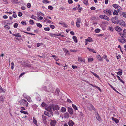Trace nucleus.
I'll return each mask as SVG.
<instances>
[{
	"label": "nucleus",
	"instance_id": "f257e3e1",
	"mask_svg": "<svg viewBox=\"0 0 126 126\" xmlns=\"http://www.w3.org/2000/svg\"><path fill=\"white\" fill-rule=\"evenodd\" d=\"M112 22L115 24H117L119 22V21L117 16H115L114 17H112L111 19Z\"/></svg>",
	"mask_w": 126,
	"mask_h": 126
},
{
	"label": "nucleus",
	"instance_id": "f03ea898",
	"mask_svg": "<svg viewBox=\"0 0 126 126\" xmlns=\"http://www.w3.org/2000/svg\"><path fill=\"white\" fill-rule=\"evenodd\" d=\"M104 12L107 14L109 16L111 15V13L113 12V11L111 9H107L104 11Z\"/></svg>",
	"mask_w": 126,
	"mask_h": 126
},
{
	"label": "nucleus",
	"instance_id": "7ed1b4c3",
	"mask_svg": "<svg viewBox=\"0 0 126 126\" xmlns=\"http://www.w3.org/2000/svg\"><path fill=\"white\" fill-rule=\"evenodd\" d=\"M53 109L52 105L50 106L47 108V110L48 111V112H50V114H52V110H53Z\"/></svg>",
	"mask_w": 126,
	"mask_h": 126
},
{
	"label": "nucleus",
	"instance_id": "20e7f679",
	"mask_svg": "<svg viewBox=\"0 0 126 126\" xmlns=\"http://www.w3.org/2000/svg\"><path fill=\"white\" fill-rule=\"evenodd\" d=\"M87 108L90 110H94V111H95L96 110L94 108V107L91 104L88 105L87 106Z\"/></svg>",
	"mask_w": 126,
	"mask_h": 126
},
{
	"label": "nucleus",
	"instance_id": "39448f33",
	"mask_svg": "<svg viewBox=\"0 0 126 126\" xmlns=\"http://www.w3.org/2000/svg\"><path fill=\"white\" fill-rule=\"evenodd\" d=\"M81 19L80 18H78L77 19V21L76 22V24L77 27L79 28L80 27V23Z\"/></svg>",
	"mask_w": 126,
	"mask_h": 126
},
{
	"label": "nucleus",
	"instance_id": "423d86ee",
	"mask_svg": "<svg viewBox=\"0 0 126 126\" xmlns=\"http://www.w3.org/2000/svg\"><path fill=\"white\" fill-rule=\"evenodd\" d=\"M5 100V96L3 95L0 96V102H1L3 103L4 102Z\"/></svg>",
	"mask_w": 126,
	"mask_h": 126
},
{
	"label": "nucleus",
	"instance_id": "0eeeda50",
	"mask_svg": "<svg viewBox=\"0 0 126 126\" xmlns=\"http://www.w3.org/2000/svg\"><path fill=\"white\" fill-rule=\"evenodd\" d=\"M52 106L53 108V110H58L59 109V106L57 105H54L52 104Z\"/></svg>",
	"mask_w": 126,
	"mask_h": 126
},
{
	"label": "nucleus",
	"instance_id": "6e6552de",
	"mask_svg": "<svg viewBox=\"0 0 126 126\" xmlns=\"http://www.w3.org/2000/svg\"><path fill=\"white\" fill-rule=\"evenodd\" d=\"M21 102L23 103V104H22V105L26 107H27L28 105V103L26 100L25 99H23L21 101Z\"/></svg>",
	"mask_w": 126,
	"mask_h": 126
},
{
	"label": "nucleus",
	"instance_id": "1a4fd4ad",
	"mask_svg": "<svg viewBox=\"0 0 126 126\" xmlns=\"http://www.w3.org/2000/svg\"><path fill=\"white\" fill-rule=\"evenodd\" d=\"M56 124V121L55 120H51L50 125L51 126H55Z\"/></svg>",
	"mask_w": 126,
	"mask_h": 126
},
{
	"label": "nucleus",
	"instance_id": "9d476101",
	"mask_svg": "<svg viewBox=\"0 0 126 126\" xmlns=\"http://www.w3.org/2000/svg\"><path fill=\"white\" fill-rule=\"evenodd\" d=\"M120 35L123 39H120L119 41L120 42L123 43H125L126 41V39L124 38V37L123 36H122L121 35V34H120Z\"/></svg>",
	"mask_w": 126,
	"mask_h": 126
},
{
	"label": "nucleus",
	"instance_id": "9b49d317",
	"mask_svg": "<svg viewBox=\"0 0 126 126\" xmlns=\"http://www.w3.org/2000/svg\"><path fill=\"white\" fill-rule=\"evenodd\" d=\"M68 111L70 114L72 115L73 113V109L71 107H68Z\"/></svg>",
	"mask_w": 126,
	"mask_h": 126
},
{
	"label": "nucleus",
	"instance_id": "f8f14e48",
	"mask_svg": "<svg viewBox=\"0 0 126 126\" xmlns=\"http://www.w3.org/2000/svg\"><path fill=\"white\" fill-rule=\"evenodd\" d=\"M119 23L120 25L123 26H124L125 25V22L122 20H121L119 21Z\"/></svg>",
	"mask_w": 126,
	"mask_h": 126
},
{
	"label": "nucleus",
	"instance_id": "ddd939ff",
	"mask_svg": "<svg viewBox=\"0 0 126 126\" xmlns=\"http://www.w3.org/2000/svg\"><path fill=\"white\" fill-rule=\"evenodd\" d=\"M97 58L98 60L99 61H103V58L102 57L99 55H98L97 56Z\"/></svg>",
	"mask_w": 126,
	"mask_h": 126
},
{
	"label": "nucleus",
	"instance_id": "4468645a",
	"mask_svg": "<svg viewBox=\"0 0 126 126\" xmlns=\"http://www.w3.org/2000/svg\"><path fill=\"white\" fill-rule=\"evenodd\" d=\"M114 29L116 31L118 32H120L122 30L121 28L118 26L115 27Z\"/></svg>",
	"mask_w": 126,
	"mask_h": 126
},
{
	"label": "nucleus",
	"instance_id": "2eb2a0df",
	"mask_svg": "<svg viewBox=\"0 0 126 126\" xmlns=\"http://www.w3.org/2000/svg\"><path fill=\"white\" fill-rule=\"evenodd\" d=\"M118 70H120L119 71L117 72L118 75L121 76L122 74V70L120 68L118 69Z\"/></svg>",
	"mask_w": 126,
	"mask_h": 126
},
{
	"label": "nucleus",
	"instance_id": "dca6fc26",
	"mask_svg": "<svg viewBox=\"0 0 126 126\" xmlns=\"http://www.w3.org/2000/svg\"><path fill=\"white\" fill-rule=\"evenodd\" d=\"M68 124L70 126H73L74 124V123L73 121L70 120L68 122Z\"/></svg>",
	"mask_w": 126,
	"mask_h": 126
},
{
	"label": "nucleus",
	"instance_id": "f3484780",
	"mask_svg": "<svg viewBox=\"0 0 126 126\" xmlns=\"http://www.w3.org/2000/svg\"><path fill=\"white\" fill-rule=\"evenodd\" d=\"M19 5H20L21 6V8H25L26 7V4L22 2L21 3L20 2V3H19Z\"/></svg>",
	"mask_w": 126,
	"mask_h": 126
},
{
	"label": "nucleus",
	"instance_id": "a211bd4d",
	"mask_svg": "<svg viewBox=\"0 0 126 126\" xmlns=\"http://www.w3.org/2000/svg\"><path fill=\"white\" fill-rule=\"evenodd\" d=\"M12 1L13 4H19L20 3V2H19L18 0H12Z\"/></svg>",
	"mask_w": 126,
	"mask_h": 126
},
{
	"label": "nucleus",
	"instance_id": "6ab92c4d",
	"mask_svg": "<svg viewBox=\"0 0 126 126\" xmlns=\"http://www.w3.org/2000/svg\"><path fill=\"white\" fill-rule=\"evenodd\" d=\"M111 119L113 121H114V122L116 123L117 124L119 122V121L116 118H115L113 117H112Z\"/></svg>",
	"mask_w": 126,
	"mask_h": 126
},
{
	"label": "nucleus",
	"instance_id": "aec40b11",
	"mask_svg": "<svg viewBox=\"0 0 126 126\" xmlns=\"http://www.w3.org/2000/svg\"><path fill=\"white\" fill-rule=\"evenodd\" d=\"M123 34H121L122 36L123 35L125 37H126V30L124 29L123 32Z\"/></svg>",
	"mask_w": 126,
	"mask_h": 126
},
{
	"label": "nucleus",
	"instance_id": "412c9836",
	"mask_svg": "<svg viewBox=\"0 0 126 126\" xmlns=\"http://www.w3.org/2000/svg\"><path fill=\"white\" fill-rule=\"evenodd\" d=\"M42 119L43 120V122L45 123L46 122V119L47 118V117L43 115H42Z\"/></svg>",
	"mask_w": 126,
	"mask_h": 126
},
{
	"label": "nucleus",
	"instance_id": "4be33fe9",
	"mask_svg": "<svg viewBox=\"0 0 126 126\" xmlns=\"http://www.w3.org/2000/svg\"><path fill=\"white\" fill-rule=\"evenodd\" d=\"M118 10H114V12H113V15H117L118 14V12H119V9H118Z\"/></svg>",
	"mask_w": 126,
	"mask_h": 126
},
{
	"label": "nucleus",
	"instance_id": "5701e85b",
	"mask_svg": "<svg viewBox=\"0 0 126 126\" xmlns=\"http://www.w3.org/2000/svg\"><path fill=\"white\" fill-rule=\"evenodd\" d=\"M66 108L64 107H62L61 111L62 112L64 113L66 111Z\"/></svg>",
	"mask_w": 126,
	"mask_h": 126
},
{
	"label": "nucleus",
	"instance_id": "b1692460",
	"mask_svg": "<svg viewBox=\"0 0 126 126\" xmlns=\"http://www.w3.org/2000/svg\"><path fill=\"white\" fill-rule=\"evenodd\" d=\"M112 6L114 8H121L120 6L116 4H113Z\"/></svg>",
	"mask_w": 126,
	"mask_h": 126
},
{
	"label": "nucleus",
	"instance_id": "393cba45",
	"mask_svg": "<svg viewBox=\"0 0 126 126\" xmlns=\"http://www.w3.org/2000/svg\"><path fill=\"white\" fill-rule=\"evenodd\" d=\"M44 21L47 22H48L49 23L52 24L53 22L52 21H51L47 19V18H45L44 20Z\"/></svg>",
	"mask_w": 126,
	"mask_h": 126
},
{
	"label": "nucleus",
	"instance_id": "a878e982",
	"mask_svg": "<svg viewBox=\"0 0 126 126\" xmlns=\"http://www.w3.org/2000/svg\"><path fill=\"white\" fill-rule=\"evenodd\" d=\"M78 60L79 61V62H83L84 63L85 62V60L84 59H82L81 57H78Z\"/></svg>",
	"mask_w": 126,
	"mask_h": 126
},
{
	"label": "nucleus",
	"instance_id": "bb28decb",
	"mask_svg": "<svg viewBox=\"0 0 126 126\" xmlns=\"http://www.w3.org/2000/svg\"><path fill=\"white\" fill-rule=\"evenodd\" d=\"M37 15L38 17H39L40 15L44 16V14L42 13L38 12L37 14Z\"/></svg>",
	"mask_w": 126,
	"mask_h": 126
},
{
	"label": "nucleus",
	"instance_id": "cd10ccee",
	"mask_svg": "<svg viewBox=\"0 0 126 126\" xmlns=\"http://www.w3.org/2000/svg\"><path fill=\"white\" fill-rule=\"evenodd\" d=\"M85 40L87 41L88 42H92L93 41L92 38L90 37H89L87 39H86Z\"/></svg>",
	"mask_w": 126,
	"mask_h": 126
},
{
	"label": "nucleus",
	"instance_id": "c85d7f7f",
	"mask_svg": "<svg viewBox=\"0 0 126 126\" xmlns=\"http://www.w3.org/2000/svg\"><path fill=\"white\" fill-rule=\"evenodd\" d=\"M73 39H74V42L76 43H77L78 42V40L77 38V37L75 36H74L73 37Z\"/></svg>",
	"mask_w": 126,
	"mask_h": 126
},
{
	"label": "nucleus",
	"instance_id": "c756f323",
	"mask_svg": "<svg viewBox=\"0 0 126 126\" xmlns=\"http://www.w3.org/2000/svg\"><path fill=\"white\" fill-rule=\"evenodd\" d=\"M69 117V113L67 112H66L64 114V117L65 118H68Z\"/></svg>",
	"mask_w": 126,
	"mask_h": 126
},
{
	"label": "nucleus",
	"instance_id": "7c9ffc66",
	"mask_svg": "<svg viewBox=\"0 0 126 126\" xmlns=\"http://www.w3.org/2000/svg\"><path fill=\"white\" fill-rule=\"evenodd\" d=\"M26 98L29 102H31L32 101V100L30 97L29 96H27Z\"/></svg>",
	"mask_w": 126,
	"mask_h": 126
},
{
	"label": "nucleus",
	"instance_id": "2f4dec72",
	"mask_svg": "<svg viewBox=\"0 0 126 126\" xmlns=\"http://www.w3.org/2000/svg\"><path fill=\"white\" fill-rule=\"evenodd\" d=\"M96 118L97 119L98 121H99L101 119L100 117L99 116L98 113H97L96 116Z\"/></svg>",
	"mask_w": 126,
	"mask_h": 126
},
{
	"label": "nucleus",
	"instance_id": "473e14b6",
	"mask_svg": "<svg viewBox=\"0 0 126 126\" xmlns=\"http://www.w3.org/2000/svg\"><path fill=\"white\" fill-rule=\"evenodd\" d=\"M5 91V90L4 89H3L0 86V93L2 92L4 93Z\"/></svg>",
	"mask_w": 126,
	"mask_h": 126
},
{
	"label": "nucleus",
	"instance_id": "72a5a7b5",
	"mask_svg": "<svg viewBox=\"0 0 126 126\" xmlns=\"http://www.w3.org/2000/svg\"><path fill=\"white\" fill-rule=\"evenodd\" d=\"M87 48L89 50V51L92 52L94 53H96V52L94 51V49H91L88 47H87Z\"/></svg>",
	"mask_w": 126,
	"mask_h": 126
},
{
	"label": "nucleus",
	"instance_id": "f704fd0d",
	"mask_svg": "<svg viewBox=\"0 0 126 126\" xmlns=\"http://www.w3.org/2000/svg\"><path fill=\"white\" fill-rule=\"evenodd\" d=\"M13 34L14 36L16 37H21V36L20 35L19 33H16Z\"/></svg>",
	"mask_w": 126,
	"mask_h": 126
},
{
	"label": "nucleus",
	"instance_id": "c9c22d12",
	"mask_svg": "<svg viewBox=\"0 0 126 126\" xmlns=\"http://www.w3.org/2000/svg\"><path fill=\"white\" fill-rule=\"evenodd\" d=\"M47 105L44 102H43L41 104V106L42 107H46L47 106Z\"/></svg>",
	"mask_w": 126,
	"mask_h": 126
},
{
	"label": "nucleus",
	"instance_id": "e433bc0d",
	"mask_svg": "<svg viewBox=\"0 0 126 126\" xmlns=\"http://www.w3.org/2000/svg\"><path fill=\"white\" fill-rule=\"evenodd\" d=\"M59 92L60 90L58 88L57 89L55 92V94H56V95H58L59 94Z\"/></svg>",
	"mask_w": 126,
	"mask_h": 126
},
{
	"label": "nucleus",
	"instance_id": "4c0bfd02",
	"mask_svg": "<svg viewBox=\"0 0 126 126\" xmlns=\"http://www.w3.org/2000/svg\"><path fill=\"white\" fill-rule=\"evenodd\" d=\"M105 19L109 21L110 20L109 18L107 16L105 15V17H104V19Z\"/></svg>",
	"mask_w": 126,
	"mask_h": 126
},
{
	"label": "nucleus",
	"instance_id": "58836bf2",
	"mask_svg": "<svg viewBox=\"0 0 126 126\" xmlns=\"http://www.w3.org/2000/svg\"><path fill=\"white\" fill-rule=\"evenodd\" d=\"M72 107L75 110H77L78 109H77L76 106L75 105L72 104Z\"/></svg>",
	"mask_w": 126,
	"mask_h": 126
},
{
	"label": "nucleus",
	"instance_id": "ea45409f",
	"mask_svg": "<svg viewBox=\"0 0 126 126\" xmlns=\"http://www.w3.org/2000/svg\"><path fill=\"white\" fill-rule=\"evenodd\" d=\"M43 3L45 4L49 3V1L47 0H43Z\"/></svg>",
	"mask_w": 126,
	"mask_h": 126
},
{
	"label": "nucleus",
	"instance_id": "a19ab883",
	"mask_svg": "<svg viewBox=\"0 0 126 126\" xmlns=\"http://www.w3.org/2000/svg\"><path fill=\"white\" fill-rule=\"evenodd\" d=\"M37 26L41 28L42 27V25L39 23H36Z\"/></svg>",
	"mask_w": 126,
	"mask_h": 126
},
{
	"label": "nucleus",
	"instance_id": "79ce46f5",
	"mask_svg": "<svg viewBox=\"0 0 126 126\" xmlns=\"http://www.w3.org/2000/svg\"><path fill=\"white\" fill-rule=\"evenodd\" d=\"M83 2L84 4H85L86 5L88 4V2L87 0H84L83 1Z\"/></svg>",
	"mask_w": 126,
	"mask_h": 126
},
{
	"label": "nucleus",
	"instance_id": "37998d69",
	"mask_svg": "<svg viewBox=\"0 0 126 126\" xmlns=\"http://www.w3.org/2000/svg\"><path fill=\"white\" fill-rule=\"evenodd\" d=\"M45 113L46 115L47 116H48L49 117L50 116H51V114H50V112H47V114H46Z\"/></svg>",
	"mask_w": 126,
	"mask_h": 126
},
{
	"label": "nucleus",
	"instance_id": "c03bdc74",
	"mask_svg": "<svg viewBox=\"0 0 126 126\" xmlns=\"http://www.w3.org/2000/svg\"><path fill=\"white\" fill-rule=\"evenodd\" d=\"M11 69L13 70L14 69V63L13 62H12L11 63Z\"/></svg>",
	"mask_w": 126,
	"mask_h": 126
},
{
	"label": "nucleus",
	"instance_id": "a18cd8bd",
	"mask_svg": "<svg viewBox=\"0 0 126 126\" xmlns=\"http://www.w3.org/2000/svg\"><path fill=\"white\" fill-rule=\"evenodd\" d=\"M88 62H92L93 60V58H89L88 59Z\"/></svg>",
	"mask_w": 126,
	"mask_h": 126
},
{
	"label": "nucleus",
	"instance_id": "49530a36",
	"mask_svg": "<svg viewBox=\"0 0 126 126\" xmlns=\"http://www.w3.org/2000/svg\"><path fill=\"white\" fill-rule=\"evenodd\" d=\"M100 30L99 29H96L95 30V32L97 33L99 32H100Z\"/></svg>",
	"mask_w": 126,
	"mask_h": 126
},
{
	"label": "nucleus",
	"instance_id": "de8ad7c7",
	"mask_svg": "<svg viewBox=\"0 0 126 126\" xmlns=\"http://www.w3.org/2000/svg\"><path fill=\"white\" fill-rule=\"evenodd\" d=\"M44 29L45 31H49L50 30V28L49 27L45 28Z\"/></svg>",
	"mask_w": 126,
	"mask_h": 126
},
{
	"label": "nucleus",
	"instance_id": "09e8293b",
	"mask_svg": "<svg viewBox=\"0 0 126 126\" xmlns=\"http://www.w3.org/2000/svg\"><path fill=\"white\" fill-rule=\"evenodd\" d=\"M123 16L125 18H126V13L125 12H123L122 13Z\"/></svg>",
	"mask_w": 126,
	"mask_h": 126
},
{
	"label": "nucleus",
	"instance_id": "8fccbe9b",
	"mask_svg": "<svg viewBox=\"0 0 126 126\" xmlns=\"http://www.w3.org/2000/svg\"><path fill=\"white\" fill-rule=\"evenodd\" d=\"M26 6L28 8H30L31 7V5L30 3H28L27 4Z\"/></svg>",
	"mask_w": 126,
	"mask_h": 126
},
{
	"label": "nucleus",
	"instance_id": "3c124183",
	"mask_svg": "<svg viewBox=\"0 0 126 126\" xmlns=\"http://www.w3.org/2000/svg\"><path fill=\"white\" fill-rule=\"evenodd\" d=\"M105 15H100L99 16V17L102 19H104V17H105Z\"/></svg>",
	"mask_w": 126,
	"mask_h": 126
},
{
	"label": "nucleus",
	"instance_id": "603ef678",
	"mask_svg": "<svg viewBox=\"0 0 126 126\" xmlns=\"http://www.w3.org/2000/svg\"><path fill=\"white\" fill-rule=\"evenodd\" d=\"M14 14L13 15V17L14 18H16L17 17V16L16 13L15 12H14Z\"/></svg>",
	"mask_w": 126,
	"mask_h": 126
},
{
	"label": "nucleus",
	"instance_id": "864d4df0",
	"mask_svg": "<svg viewBox=\"0 0 126 126\" xmlns=\"http://www.w3.org/2000/svg\"><path fill=\"white\" fill-rule=\"evenodd\" d=\"M20 112L21 113H23L24 114H28V112H27L26 111H24L21 110L20 111Z\"/></svg>",
	"mask_w": 126,
	"mask_h": 126
},
{
	"label": "nucleus",
	"instance_id": "5fc2aeb1",
	"mask_svg": "<svg viewBox=\"0 0 126 126\" xmlns=\"http://www.w3.org/2000/svg\"><path fill=\"white\" fill-rule=\"evenodd\" d=\"M30 23V24L32 25L34 23V22L33 20H30L29 21Z\"/></svg>",
	"mask_w": 126,
	"mask_h": 126
},
{
	"label": "nucleus",
	"instance_id": "6e6d98bb",
	"mask_svg": "<svg viewBox=\"0 0 126 126\" xmlns=\"http://www.w3.org/2000/svg\"><path fill=\"white\" fill-rule=\"evenodd\" d=\"M33 121L34 123L36 125H37V121L35 119L33 118Z\"/></svg>",
	"mask_w": 126,
	"mask_h": 126
},
{
	"label": "nucleus",
	"instance_id": "4d7b16f0",
	"mask_svg": "<svg viewBox=\"0 0 126 126\" xmlns=\"http://www.w3.org/2000/svg\"><path fill=\"white\" fill-rule=\"evenodd\" d=\"M18 16L20 17L21 16H22V13L19 12L18 13Z\"/></svg>",
	"mask_w": 126,
	"mask_h": 126
},
{
	"label": "nucleus",
	"instance_id": "13d9d810",
	"mask_svg": "<svg viewBox=\"0 0 126 126\" xmlns=\"http://www.w3.org/2000/svg\"><path fill=\"white\" fill-rule=\"evenodd\" d=\"M21 23L22 24H23L24 25H25L26 24V22L25 21H22L21 22Z\"/></svg>",
	"mask_w": 126,
	"mask_h": 126
},
{
	"label": "nucleus",
	"instance_id": "bf43d9fd",
	"mask_svg": "<svg viewBox=\"0 0 126 126\" xmlns=\"http://www.w3.org/2000/svg\"><path fill=\"white\" fill-rule=\"evenodd\" d=\"M18 24L17 23H15L14 25V27L15 28H17V27Z\"/></svg>",
	"mask_w": 126,
	"mask_h": 126
},
{
	"label": "nucleus",
	"instance_id": "052dcab7",
	"mask_svg": "<svg viewBox=\"0 0 126 126\" xmlns=\"http://www.w3.org/2000/svg\"><path fill=\"white\" fill-rule=\"evenodd\" d=\"M49 26L52 29H54L55 28V26L53 25H50Z\"/></svg>",
	"mask_w": 126,
	"mask_h": 126
},
{
	"label": "nucleus",
	"instance_id": "680f3d73",
	"mask_svg": "<svg viewBox=\"0 0 126 126\" xmlns=\"http://www.w3.org/2000/svg\"><path fill=\"white\" fill-rule=\"evenodd\" d=\"M68 2L69 4H72L73 3V1L72 0H68Z\"/></svg>",
	"mask_w": 126,
	"mask_h": 126
},
{
	"label": "nucleus",
	"instance_id": "e2e57ef3",
	"mask_svg": "<svg viewBox=\"0 0 126 126\" xmlns=\"http://www.w3.org/2000/svg\"><path fill=\"white\" fill-rule=\"evenodd\" d=\"M36 17L35 16H34L33 15H32L31 16V18L32 19L36 20V19L35 18Z\"/></svg>",
	"mask_w": 126,
	"mask_h": 126
},
{
	"label": "nucleus",
	"instance_id": "0e129e2a",
	"mask_svg": "<svg viewBox=\"0 0 126 126\" xmlns=\"http://www.w3.org/2000/svg\"><path fill=\"white\" fill-rule=\"evenodd\" d=\"M109 28L110 30L111 31H113L114 30L113 28L111 27H109Z\"/></svg>",
	"mask_w": 126,
	"mask_h": 126
},
{
	"label": "nucleus",
	"instance_id": "69168bd1",
	"mask_svg": "<svg viewBox=\"0 0 126 126\" xmlns=\"http://www.w3.org/2000/svg\"><path fill=\"white\" fill-rule=\"evenodd\" d=\"M5 28H7V29L8 30L10 29V27H9L8 25H6L4 26Z\"/></svg>",
	"mask_w": 126,
	"mask_h": 126
},
{
	"label": "nucleus",
	"instance_id": "338daca9",
	"mask_svg": "<svg viewBox=\"0 0 126 126\" xmlns=\"http://www.w3.org/2000/svg\"><path fill=\"white\" fill-rule=\"evenodd\" d=\"M55 113L57 115H58L59 114V113L58 110H56V111H55Z\"/></svg>",
	"mask_w": 126,
	"mask_h": 126
},
{
	"label": "nucleus",
	"instance_id": "774afa93",
	"mask_svg": "<svg viewBox=\"0 0 126 126\" xmlns=\"http://www.w3.org/2000/svg\"><path fill=\"white\" fill-rule=\"evenodd\" d=\"M72 68L73 69H77V68L78 67L77 66H75L74 65H72Z\"/></svg>",
	"mask_w": 126,
	"mask_h": 126
}]
</instances>
